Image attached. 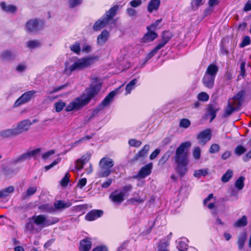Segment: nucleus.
Listing matches in <instances>:
<instances>
[{
	"label": "nucleus",
	"mask_w": 251,
	"mask_h": 251,
	"mask_svg": "<svg viewBox=\"0 0 251 251\" xmlns=\"http://www.w3.org/2000/svg\"><path fill=\"white\" fill-rule=\"evenodd\" d=\"M190 142L181 143L176 148L174 159L176 165V172L181 176H183L187 171V166L189 164L188 149L191 147Z\"/></svg>",
	"instance_id": "f257e3e1"
},
{
	"label": "nucleus",
	"mask_w": 251,
	"mask_h": 251,
	"mask_svg": "<svg viewBox=\"0 0 251 251\" xmlns=\"http://www.w3.org/2000/svg\"><path fill=\"white\" fill-rule=\"evenodd\" d=\"M101 88V84H92L87 90L86 94L77 98L66 106L65 110L67 112L78 110L87 104L90 100L95 97Z\"/></svg>",
	"instance_id": "f03ea898"
},
{
	"label": "nucleus",
	"mask_w": 251,
	"mask_h": 251,
	"mask_svg": "<svg viewBox=\"0 0 251 251\" xmlns=\"http://www.w3.org/2000/svg\"><path fill=\"white\" fill-rule=\"evenodd\" d=\"M97 58V57L94 56L79 59L71 66L69 65L68 63H65L64 73L67 75H70L72 72L75 70L85 68L93 64L94 60Z\"/></svg>",
	"instance_id": "7ed1b4c3"
},
{
	"label": "nucleus",
	"mask_w": 251,
	"mask_h": 251,
	"mask_svg": "<svg viewBox=\"0 0 251 251\" xmlns=\"http://www.w3.org/2000/svg\"><path fill=\"white\" fill-rule=\"evenodd\" d=\"M119 9V6L115 5L107 11L104 15L98 20L93 25L95 31L100 30L104 28L115 16Z\"/></svg>",
	"instance_id": "20e7f679"
},
{
	"label": "nucleus",
	"mask_w": 251,
	"mask_h": 251,
	"mask_svg": "<svg viewBox=\"0 0 251 251\" xmlns=\"http://www.w3.org/2000/svg\"><path fill=\"white\" fill-rule=\"evenodd\" d=\"M244 94L243 91H240L231 100L228 101L224 114L226 117L229 116L234 110L239 108L244 101Z\"/></svg>",
	"instance_id": "39448f33"
},
{
	"label": "nucleus",
	"mask_w": 251,
	"mask_h": 251,
	"mask_svg": "<svg viewBox=\"0 0 251 251\" xmlns=\"http://www.w3.org/2000/svg\"><path fill=\"white\" fill-rule=\"evenodd\" d=\"M113 160L109 157H103L99 162L100 171L98 173L100 177L108 176L111 174V168L114 166Z\"/></svg>",
	"instance_id": "423d86ee"
},
{
	"label": "nucleus",
	"mask_w": 251,
	"mask_h": 251,
	"mask_svg": "<svg viewBox=\"0 0 251 251\" xmlns=\"http://www.w3.org/2000/svg\"><path fill=\"white\" fill-rule=\"evenodd\" d=\"M31 221L36 226H40L41 229L45 227L50 226L56 223L58 220L54 219L50 220L47 218L45 215H34L31 217Z\"/></svg>",
	"instance_id": "0eeeda50"
},
{
	"label": "nucleus",
	"mask_w": 251,
	"mask_h": 251,
	"mask_svg": "<svg viewBox=\"0 0 251 251\" xmlns=\"http://www.w3.org/2000/svg\"><path fill=\"white\" fill-rule=\"evenodd\" d=\"M45 25V21L43 19L34 18L28 20L25 25V29L29 31L40 30Z\"/></svg>",
	"instance_id": "6e6552de"
},
{
	"label": "nucleus",
	"mask_w": 251,
	"mask_h": 251,
	"mask_svg": "<svg viewBox=\"0 0 251 251\" xmlns=\"http://www.w3.org/2000/svg\"><path fill=\"white\" fill-rule=\"evenodd\" d=\"M41 151L40 149L29 151L25 153L22 154L18 157L14 158L12 162L13 163H20L24 161L30 159L31 157L35 158Z\"/></svg>",
	"instance_id": "1a4fd4ad"
},
{
	"label": "nucleus",
	"mask_w": 251,
	"mask_h": 251,
	"mask_svg": "<svg viewBox=\"0 0 251 251\" xmlns=\"http://www.w3.org/2000/svg\"><path fill=\"white\" fill-rule=\"evenodd\" d=\"M36 92L34 90L29 91L24 93L20 98H19L14 104V107H17L29 101L34 97Z\"/></svg>",
	"instance_id": "9d476101"
},
{
	"label": "nucleus",
	"mask_w": 251,
	"mask_h": 251,
	"mask_svg": "<svg viewBox=\"0 0 251 251\" xmlns=\"http://www.w3.org/2000/svg\"><path fill=\"white\" fill-rule=\"evenodd\" d=\"M33 123L28 120L26 119L19 122L15 127L17 135H19L24 132L27 131Z\"/></svg>",
	"instance_id": "9b49d317"
},
{
	"label": "nucleus",
	"mask_w": 251,
	"mask_h": 251,
	"mask_svg": "<svg viewBox=\"0 0 251 251\" xmlns=\"http://www.w3.org/2000/svg\"><path fill=\"white\" fill-rule=\"evenodd\" d=\"M0 8L3 12L10 14H15L18 11L17 6L12 4H8L4 1L0 2Z\"/></svg>",
	"instance_id": "f8f14e48"
},
{
	"label": "nucleus",
	"mask_w": 251,
	"mask_h": 251,
	"mask_svg": "<svg viewBox=\"0 0 251 251\" xmlns=\"http://www.w3.org/2000/svg\"><path fill=\"white\" fill-rule=\"evenodd\" d=\"M152 168V164L151 163H149L140 169L137 176L135 177L145 178L151 174Z\"/></svg>",
	"instance_id": "ddd939ff"
},
{
	"label": "nucleus",
	"mask_w": 251,
	"mask_h": 251,
	"mask_svg": "<svg viewBox=\"0 0 251 251\" xmlns=\"http://www.w3.org/2000/svg\"><path fill=\"white\" fill-rule=\"evenodd\" d=\"M120 88V87L117 89L115 91H113L109 93V94L104 98V99L100 104L99 106V110H101L104 107L107 106L111 102L114 96L118 93Z\"/></svg>",
	"instance_id": "4468645a"
},
{
	"label": "nucleus",
	"mask_w": 251,
	"mask_h": 251,
	"mask_svg": "<svg viewBox=\"0 0 251 251\" xmlns=\"http://www.w3.org/2000/svg\"><path fill=\"white\" fill-rule=\"evenodd\" d=\"M198 138L199 140V143L202 145L208 141L211 138V131L209 129L201 131L198 135Z\"/></svg>",
	"instance_id": "2eb2a0df"
},
{
	"label": "nucleus",
	"mask_w": 251,
	"mask_h": 251,
	"mask_svg": "<svg viewBox=\"0 0 251 251\" xmlns=\"http://www.w3.org/2000/svg\"><path fill=\"white\" fill-rule=\"evenodd\" d=\"M103 214V211L100 210H93L88 212L85 216V219L92 221L100 217Z\"/></svg>",
	"instance_id": "dca6fc26"
},
{
	"label": "nucleus",
	"mask_w": 251,
	"mask_h": 251,
	"mask_svg": "<svg viewBox=\"0 0 251 251\" xmlns=\"http://www.w3.org/2000/svg\"><path fill=\"white\" fill-rule=\"evenodd\" d=\"M15 127L2 130L0 131V137L2 138H9L17 136Z\"/></svg>",
	"instance_id": "f3484780"
},
{
	"label": "nucleus",
	"mask_w": 251,
	"mask_h": 251,
	"mask_svg": "<svg viewBox=\"0 0 251 251\" xmlns=\"http://www.w3.org/2000/svg\"><path fill=\"white\" fill-rule=\"evenodd\" d=\"M15 57V54L10 50H4L0 54V59L2 61H9L13 60Z\"/></svg>",
	"instance_id": "a211bd4d"
},
{
	"label": "nucleus",
	"mask_w": 251,
	"mask_h": 251,
	"mask_svg": "<svg viewBox=\"0 0 251 251\" xmlns=\"http://www.w3.org/2000/svg\"><path fill=\"white\" fill-rule=\"evenodd\" d=\"M172 37V32H162L161 41L157 46L161 49L165 46Z\"/></svg>",
	"instance_id": "6ab92c4d"
},
{
	"label": "nucleus",
	"mask_w": 251,
	"mask_h": 251,
	"mask_svg": "<svg viewBox=\"0 0 251 251\" xmlns=\"http://www.w3.org/2000/svg\"><path fill=\"white\" fill-rule=\"evenodd\" d=\"M157 37V34L156 32H146L141 39V42L143 43H148L152 42Z\"/></svg>",
	"instance_id": "aec40b11"
},
{
	"label": "nucleus",
	"mask_w": 251,
	"mask_h": 251,
	"mask_svg": "<svg viewBox=\"0 0 251 251\" xmlns=\"http://www.w3.org/2000/svg\"><path fill=\"white\" fill-rule=\"evenodd\" d=\"M220 109V107L216 103L209 104L208 108V113L211 116L210 122L212 121L216 116V113Z\"/></svg>",
	"instance_id": "412c9836"
},
{
	"label": "nucleus",
	"mask_w": 251,
	"mask_h": 251,
	"mask_svg": "<svg viewBox=\"0 0 251 251\" xmlns=\"http://www.w3.org/2000/svg\"><path fill=\"white\" fill-rule=\"evenodd\" d=\"M72 205V203L69 201L65 202L62 201H58L54 203V211L58 209H64L70 207Z\"/></svg>",
	"instance_id": "4be33fe9"
},
{
	"label": "nucleus",
	"mask_w": 251,
	"mask_h": 251,
	"mask_svg": "<svg viewBox=\"0 0 251 251\" xmlns=\"http://www.w3.org/2000/svg\"><path fill=\"white\" fill-rule=\"evenodd\" d=\"M215 78V77L204 75L202 82L205 87L211 89L214 86Z\"/></svg>",
	"instance_id": "5701e85b"
},
{
	"label": "nucleus",
	"mask_w": 251,
	"mask_h": 251,
	"mask_svg": "<svg viewBox=\"0 0 251 251\" xmlns=\"http://www.w3.org/2000/svg\"><path fill=\"white\" fill-rule=\"evenodd\" d=\"M124 194L123 192L118 193L115 191L112 193L110 198L111 199L112 201L114 202L121 203L124 201Z\"/></svg>",
	"instance_id": "b1692460"
},
{
	"label": "nucleus",
	"mask_w": 251,
	"mask_h": 251,
	"mask_svg": "<svg viewBox=\"0 0 251 251\" xmlns=\"http://www.w3.org/2000/svg\"><path fill=\"white\" fill-rule=\"evenodd\" d=\"M160 4V0H151L148 5V10L149 12L151 13L154 10H157Z\"/></svg>",
	"instance_id": "393cba45"
},
{
	"label": "nucleus",
	"mask_w": 251,
	"mask_h": 251,
	"mask_svg": "<svg viewBox=\"0 0 251 251\" xmlns=\"http://www.w3.org/2000/svg\"><path fill=\"white\" fill-rule=\"evenodd\" d=\"M91 247V242L88 239H85L80 241L79 246L80 251H89Z\"/></svg>",
	"instance_id": "a878e982"
},
{
	"label": "nucleus",
	"mask_w": 251,
	"mask_h": 251,
	"mask_svg": "<svg viewBox=\"0 0 251 251\" xmlns=\"http://www.w3.org/2000/svg\"><path fill=\"white\" fill-rule=\"evenodd\" d=\"M247 233L245 232L240 233L238 237L237 244L239 250L243 249L247 239Z\"/></svg>",
	"instance_id": "bb28decb"
},
{
	"label": "nucleus",
	"mask_w": 251,
	"mask_h": 251,
	"mask_svg": "<svg viewBox=\"0 0 251 251\" xmlns=\"http://www.w3.org/2000/svg\"><path fill=\"white\" fill-rule=\"evenodd\" d=\"M109 37V32H101L97 38V43L99 45L102 46L107 41Z\"/></svg>",
	"instance_id": "cd10ccee"
},
{
	"label": "nucleus",
	"mask_w": 251,
	"mask_h": 251,
	"mask_svg": "<svg viewBox=\"0 0 251 251\" xmlns=\"http://www.w3.org/2000/svg\"><path fill=\"white\" fill-rule=\"evenodd\" d=\"M37 190V187L36 186L29 187L26 192L23 195V199L26 200L31 196L34 195Z\"/></svg>",
	"instance_id": "c85d7f7f"
},
{
	"label": "nucleus",
	"mask_w": 251,
	"mask_h": 251,
	"mask_svg": "<svg viewBox=\"0 0 251 251\" xmlns=\"http://www.w3.org/2000/svg\"><path fill=\"white\" fill-rule=\"evenodd\" d=\"M14 191V188L12 186H8L0 190V199L6 198L10 194L13 193Z\"/></svg>",
	"instance_id": "c756f323"
},
{
	"label": "nucleus",
	"mask_w": 251,
	"mask_h": 251,
	"mask_svg": "<svg viewBox=\"0 0 251 251\" xmlns=\"http://www.w3.org/2000/svg\"><path fill=\"white\" fill-rule=\"evenodd\" d=\"M247 224V217L246 216L244 215L233 224V226L235 227H244L246 226Z\"/></svg>",
	"instance_id": "7c9ffc66"
},
{
	"label": "nucleus",
	"mask_w": 251,
	"mask_h": 251,
	"mask_svg": "<svg viewBox=\"0 0 251 251\" xmlns=\"http://www.w3.org/2000/svg\"><path fill=\"white\" fill-rule=\"evenodd\" d=\"M218 70V67L215 65H210L205 72V75L215 77Z\"/></svg>",
	"instance_id": "2f4dec72"
},
{
	"label": "nucleus",
	"mask_w": 251,
	"mask_h": 251,
	"mask_svg": "<svg viewBox=\"0 0 251 251\" xmlns=\"http://www.w3.org/2000/svg\"><path fill=\"white\" fill-rule=\"evenodd\" d=\"M150 150V146L149 145H146L144 146L143 148L135 156L136 159H138L140 157H144L147 155L149 151Z\"/></svg>",
	"instance_id": "473e14b6"
},
{
	"label": "nucleus",
	"mask_w": 251,
	"mask_h": 251,
	"mask_svg": "<svg viewBox=\"0 0 251 251\" xmlns=\"http://www.w3.org/2000/svg\"><path fill=\"white\" fill-rule=\"evenodd\" d=\"M161 21L162 19L157 20L150 26H148V31H154L156 30L159 29L161 26Z\"/></svg>",
	"instance_id": "72a5a7b5"
},
{
	"label": "nucleus",
	"mask_w": 251,
	"mask_h": 251,
	"mask_svg": "<svg viewBox=\"0 0 251 251\" xmlns=\"http://www.w3.org/2000/svg\"><path fill=\"white\" fill-rule=\"evenodd\" d=\"M85 156H83L80 159H78L75 162V167L78 170H81L83 168V165L88 162V157L86 159H83Z\"/></svg>",
	"instance_id": "f704fd0d"
},
{
	"label": "nucleus",
	"mask_w": 251,
	"mask_h": 251,
	"mask_svg": "<svg viewBox=\"0 0 251 251\" xmlns=\"http://www.w3.org/2000/svg\"><path fill=\"white\" fill-rule=\"evenodd\" d=\"M245 178L244 176H240L235 182V186L239 190H242L244 186V180Z\"/></svg>",
	"instance_id": "c9c22d12"
},
{
	"label": "nucleus",
	"mask_w": 251,
	"mask_h": 251,
	"mask_svg": "<svg viewBox=\"0 0 251 251\" xmlns=\"http://www.w3.org/2000/svg\"><path fill=\"white\" fill-rule=\"evenodd\" d=\"M233 176V171L228 169L222 176L221 180L223 182H228Z\"/></svg>",
	"instance_id": "e433bc0d"
},
{
	"label": "nucleus",
	"mask_w": 251,
	"mask_h": 251,
	"mask_svg": "<svg viewBox=\"0 0 251 251\" xmlns=\"http://www.w3.org/2000/svg\"><path fill=\"white\" fill-rule=\"evenodd\" d=\"M172 154V151H166L162 157L159 160V164H164L170 158V156Z\"/></svg>",
	"instance_id": "4c0bfd02"
},
{
	"label": "nucleus",
	"mask_w": 251,
	"mask_h": 251,
	"mask_svg": "<svg viewBox=\"0 0 251 251\" xmlns=\"http://www.w3.org/2000/svg\"><path fill=\"white\" fill-rule=\"evenodd\" d=\"M169 243L167 241H161L158 245L157 251H169L167 247Z\"/></svg>",
	"instance_id": "58836bf2"
},
{
	"label": "nucleus",
	"mask_w": 251,
	"mask_h": 251,
	"mask_svg": "<svg viewBox=\"0 0 251 251\" xmlns=\"http://www.w3.org/2000/svg\"><path fill=\"white\" fill-rule=\"evenodd\" d=\"M247 149L245 147L242 145H238L235 148L234 152L237 155L240 156L245 153Z\"/></svg>",
	"instance_id": "ea45409f"
},
{
	"label": "nucleus",
	"mask_w": 251,
	"mask_h": 251,
	"mask_svg": "<svg viewBox=\"0 0 251 251\" xmlns=\"http://www.w3.org/2000/svg\"><path fill=\"white\" fill-rule=\"evenodd\" d=\"M137 82V79H134L131 80L126 86V94H129L131 90L133 89L134 85Z\"/></svg>",
	"instance_id": "a19ab883"
},
{
	"label": "nucleus",
	"mask_w": 251,
	"mask_h": 251,
	"mask_svg": "<svg viewBox=\"0 0 251 251\" xmlns=\"http://www.w3.org/2000/svg\"><path fill=\"white\" fill-rule=\"evenodd\" d=\"M38 208L40 210L51 212L54 211V208L49 204H45L41 205H40L38 207Z\"/></svg>",
	"instance_id": "79ce46f5"
},
{
	"label": "nucleus",
	"mask_w": 251,
	"mask_h": 251,
	"mask_svg": "<svg viewBox=\"0 0 251 251\" xmlns=\"http://www.w3.org/2000/svg\"><path fill=\"white\" fill-rule=\"evenodd\" d=\"M208 172L206 169H201L195 170L194 173V176L196 177H200L201 176H205L207 175Z\"/></svg>",
	"instance_id": "37998d69"
},
{
	"label": "nucleus",
	"mask_w": 251,
	"mask_h": 251,
	"mask_svg": "<svg viewBox=\"0 0 251 251\" xmlns=\"http://www.w3.org/2000/svg\"><path fill=\"white\" fill-rule=\"evenodd\" d=\"M251 40L249 36H246L244 37L242 41L240 44L239 46L240 48H244L245 47L251 44Z\"/></svg>",
	"instance_id": "c03bdc74"
},
{
	"label": "nucleus",
	"mask_w": 251,
	"mask_h": 251,
	"mask_svg": "<svg viewBox=\"0 0 251 251\" xmlns=\"http://www.w3.org/2000/svg\"><path fill=\"white\" fill-rule=\"evenodd\" d=\"M70 8H74L80 5L82 0H67Z\"/></svg>",
	"instance_id": "a18cd8bd"
},
{
	"label": "nucleus",
	"mask_w": 251,
	"mask_h": 251,
	"mask_svg": "<svg viewBox=\"0 0 251 251\" xmlns=\"http://www.w3.org/2000/svg\"><path fill=\"white\" fill-rule=\"evenodd\" d=\"M160 50L157 46L152 50L146 56V62L152 57Z\"/></svg>",
	"instance_id": "49530a36"
},
{
	"label": "nucleus",
	"mask_w": 251,
	"mask_h": 251,
	"mask_svg": "<svg viewBox=\"0 0 251 251\" xmlns=\"http://www.w3.org/2000/svg\"><path fill=\"white\" fill-rule=\"evenodd\" d=\"M187 245L184 241L178 242L177 248L180 251H186L187 249Z\"/></svg>",
	"instance_id": "de8ad7c7"
},
{
	"label": "nucleus",
	"mask_w": 251,
	"mask_h": 251,
	"mask_svg": "<svg viewBox=\"0 0 251 251\" xmlns=\"http://www.w3.org/2000/svg\"><path fill=\"white\" fill-rule=\"evenodd\" d=\"M54 106L56 111L59 112L65 106V103L62 101H59L55 103Z\"/></svg>",
	"instance_id": "09e8293b"
},
{
	"label": "nucleus",
	"mask_w": 251,
	"mask_h": 251,
	"mask_svg": "<svg viewBox=\"0 0 251 251\" xmlns=\"http://www.w3.org/2000/svg\"><path fill=\"white\" fill-rule=\"evenodd\" d=\"M71 50L76 54H79L80 51V48L79 44L78 42H75L74 44L70 46Z\"/></svg>",
	"instance_id": "8fccbe9b"
},
{
	"label": "nucleus",
	"mask_w": 251,
	"mask_h": 251,
	"mask_svg": "<svg viewBox=\"0 0 251 251\" xmlns=\"http://www.w3.org/2000/svg\"><path fill=\"white\" fill-rule=\"evenodd\" d=\"M70 181V175L68 173H66L64 177L61 179L60 184L62 186H66Z\"/></svg>",
	"instance_id": "3c124183"
},
{
	"label": "nucleus",
	"mask_w": 251,
	"mask_h": 251,
	"mask_svg": "<svg viewBox=\"0 0 251 251\" xmlns=\"http://www.w3.org/2000/svg\"><path fill=\"white\" fill-rule=\"evenodd\" d=\"M34 224L33 223V222L32 221H31L30 218L29 219V222L27 223L26 225V229L32 232H36L37 229L35 228Z\"/></svg>",
	"instance_id": "603ef678"
},
{
	"label": "nucleus",
	"mask_w": 251,
	"mask_h": 251,
	"mask_svg": "<svg viewBox=\"0 0 251 251\" xmlns=\"http://www.w3.org/2000/svg\"><path fill=\"white\" fill-rule=\"evenodd\" d=\"M220 149V147L217 144H212L209 148V151L211 153H215L218 152Z\"/></svg>",
	"instance_id": "864d4df0"
},
{
	"label": "nucleus",
	"mask_w": 251,
	"mask_h": 251,
	"mask_svg": "<svg viewBox=\"0 0 251 251\" xmlns=\"http://www.w3.org/2000/svg\"><path fill=\"white\" fill-rule=\"evenodd\" d=\"M27 68L26 65L25 63H20L16 67V71L19 73L24 72Z\"/></svg>",
	"instance_id": "5fc2aeb1"
},
{
	"label": "nucleus",
	"mask_w": 251,
	"mask_h": 251,
	"mask_svg": "<svg viewBox=\"0 0 251 251\" xmlns=\"http://www.w3.org/2000/svg\"><path fill=\"white\" fill-rule=\"evenodd\" d=\"M40 46V43L38 41H30L27 43V47L29 48L34 49Z\"/></svg>",
	"instance_id": "6e6d98bb"
},
{
	"label": "nucleus",
	"mask_w": 251,
	"mask_h": 251,
	"mask_svg": "<svg viewBox=\"0 0 251 251\" xmlns=\"http://www.w3.org/2000/svg\"><path fill=\"white\" fill-rule=\"evenodd\" d=\"M190 125V121L187 119H182L179 123V126L184 128H187Z\"/></svg>",
	"instance_id": "4d7b16f0"
},
{
	"label": "nucleus",
	"mask_w": 251,
	"mask_h": 251,
	"mask_svg": "<svg viewBox=\"0 0 251 251\" xmlns=\"http://www.w3.org/2000/svg\"><path fill=\"white\" fill-rule=\"evenodd\" d=\"M92 136H93V135H91V136L87 135V136L81 138L80 139L75 141V143H74L73 144V146H74V147L76 146L78 144H80L85 141L88 140L90 139L91 138H92Z\"/></svg>",
	"instance_id": "13d9d810"
},
{
	"label": "nucleus",
	"mask_w": 251,
	"mask_h": 251,
	"mask_svg": "<svg viewBox=\"0 0 251 251\" xmlns=\"http://www.w3.org/2000/svg\"><path fill=\"white\" fill-rule=\"evenodd\" d=\"M54 153V150H50L42 154V158L44 160H47L49 159L51 156L53 155Z\"/></svg>",
	"instance_id": "bf43d9fd"
},
{
	"label": "nucleus",
	"mask_w": 251,
	"mask_h": 251,
	"mask_svg": "<svg viewBox=\"0 0 251 251\" xmlns=\"http://www.w3.org/2000/svg\"><path fill=\"white\" fill-rule=\"evenodd\" d=\"M198 98L200 100L206 101L209 99V96L205 92H201L198 96Z\"/></svg>",
	"instance_id": "052dcab7"
},
{
	"label": "nucleus",
	"mask_w": 251,
	"mask_h": 251,
	"mask_svg": "<svg viewBox=\"0 0 251 251\" xmlns=\"http://www.w3.org/2000/svg\"><path fill=\"white\" fill-rule=\"evenodd\" d=\"M193 156L195 159H199L201 156V149L199 147H196L193 151Z\"/></svg>",
	"instance_id": "680f3d73"
},
{
	"label": "nucleus",
	"mask_w": 251,
	"mask_h": 251,
	"mask_svg": "<svg viewBox=\"0 0 251 251\" xmlns=\"http://www.w3.org/2000/svg\"><path fill=\"white\" fill-rule=\"evenodd\" d=\"M128 144L130 146L138 147L141 145L142 142L132 139L129 140Z\"/></svg>",
	"instance_id": "e2e57ef3"
},
{
	"label": "nucleus",
	"mask_w": 251,
	"mask_h": 251,
	"mask_svg": "<svg viewBox=\"0 0 251 251\" xmlns=\"http://www.w3.org/2000/svg\"><path fill=\"white\" fill-rule=\"evenodd\" d=\"M60 161H61L60 158H57V159L54 160L52 163H51L49 165L46 166L45 167V170L46 171L50 170V169L52 168L54 166L57 165L58 163H59L60 162Z\"/></svg>",
	"instance_id": "0e129e2a"
},
{
	"label": "nucleus",
	"mask_w": 251,
	"mask_h": 251,
	"mask_svg": "<svg viewBox=\"0 0 251 251\" xmlns=\"http://www.w3.org/2000/svg\"><path fill=\"white\" fill-rule=\"evenodd\" d=\"M65 87H66V85H61L59 87H55L52 90L48 91L47 92V93L50 94L55 93H56V92L60 91L61 90L64 89Z\"/></svg>",
	"instance_id": "69168bd1"
},
{
	"label": "nucleus",
	"mask_w": 251,
	"mask_h": 251,
	"mask_svg": "<svg viewBox=\"0 0 251 251\" xmlns=\"http://www.w3.org/2000/svg\"><path fill=\"white\" fill-rule=\"evenodd\" d=\"M87 179L86 178H82L78 180L77 183V187L80 189H82L86 184Z\"/></svg>",
	"instance_id": "338daca9"
},
{
	"label": "nucleus",
	"mask_w": 251,
	"mask_h": 251,
	"mask_svg": "<svg viewBox=\"0 0 251 251\" xmlns=\"http://www.w3.org/2000/svg\"><path fill=\"white\" fill-rule=\"evenodd\" d=\"M142 1L141 0H132L130 2V5L133 7H137L141 5Z\"/></svg>",
	"instance_id": "774afa93"
}]
</instances>
